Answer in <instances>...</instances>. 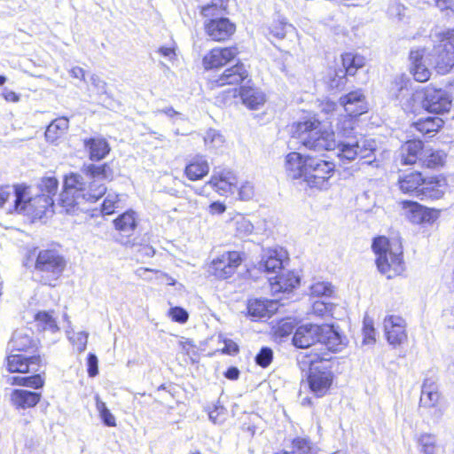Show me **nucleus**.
<instances>
[{
  "instance_id": "f257e3e1",
  "label": "nucleus",
  "mask_w": 454,
  "mask_h": 454,
  "mask_svg": "<svg viewBox=\"0 0 454 454\" xmlns=\"http://www.w3.org/2000/svg\"><path fill=\"white\" fill-rule=\"evenodd\" d=\"M296 132L300 143L315 152L337 150V156L343 162H350L359 156L361 159L371 158L376 150V142L372 139L351 140L340 142L335 140V134L326 122L317 119H309L297 123Z\"/></svg>"
},
{
  "instance_id": "f03ea898",
  "label": "nucleus",
  "mask_w": 454,
  "mask_h": 454,
  "mask_svg": "<svg viewBox=\"0 0 454 454\" xmlns=\"http://www.w3.org/2000/svg\"><path fill=\"white\" fill-rule=\"evenodd\" d=\"M296 132L300 143L315 152L337 150V156L343 162H350L359 156L361 159L371 158L376 150V142L372 139L351 140L340 142L335 140V134L326 122L317 119H309L297 123Z\"/></svg>"
},
{
  "instance_id": "7ed1b4c3",
  "label": "nucleus",
  "mask_w": 454,
  "mask_h": 454,
  "mask_svg": "<svg viewBox=\"0 0 454 454\" xmlns=\"http://www.w3.org/2000/svg\"><path fill=\"white\" fill-rule=\"evenodd\" d=\"M82 173L71 172L65 176L59 205L67 214L82 209L83 202H96L106 192L105 181L112 180L114 171L109 164L83 165Z\"/></svg>"
},
{
  "instance_id": "20e7f679",
  "label": "nucleus",
  "mask_w": 454,
  "mask_h": 454,
  "mask_svg": "<svg viewBox=\"0 0 454 454\" xmlns=\"http://www.w3.org/2000/svg\"><path fill=\"white\" fill-rule=\"evenodd\" d=\"M372 247L377 256V267L382 274L391 278L403 271V247L399 239L379 237L374 239Z\"/></svg>"
},
{
  "instance_id": "39448f33",
  "label": "nucleus",
  "mask_w": 454,
  "mask_h": 454,
  "mask_svg": "<svg viewBox=\"0 0 454 454\" xmlns=\"http://www.w3.org/2000/svg\"><path fill=\"white\" fill-rule=\"evenodd\" d=\"M431 38L434 47L428 60L438 74H446L454 67V29L435 32Z\"/></svg>"
},
{
  "instance_id": "423d86ee",
  "label": "nucleus",
  "mask_w": 454,
  "mask_h": 454,
  "mask_svg": "<svg viewBox=\"0 0 454 454\" xmlns=\"http://www.w3.org/2000/svg\"><path fill=\"white\" fill-rule=\"evenodd\" d=\"M66 266V259L58 251L44 249L39 251L35 269L40 274V281L43 284L53 286L62 276Z\"/></svg>"
},
{
  "instance_id": "0eeeda50",
  "label": "nucleus",
  "mask_w": 454,
  "mask_h": 454,
  "mask_svg": "<svg viewBox=\"0 0 454 454\" xmlns=\"http://www.w3.org/2000/svg\"><path fill=\"white\" fill-rule=\"evenodd\" d=\"M54 207L53 199L49 194L36 193L31 197L28 188L25 185L17 186L16 211L19 213H35L37 215L45 214L49 208Z\"/></svg>"
},
{
  "instance_id": "6e6552de",
  "label": "nucleus",
  "mask_w": 454,
  "mask_h": 454,
  "mask_svg": "<svg viewBox=\"0 0 454 454\" xmlns=\"http://www.w3.org/2000/svg\"><path fill=\"white\" fill-rule=\"evenodd\" d=\"M333 163L309 157L304 181L310 188L327 190L331 186L330 178L333 176Z\"/></svg>"
},
{
  "instance_id": "1a4fd4ad",
  "label": "nucleus",
  "mask_w": 454,
  "mask_h": 454,
  "mask_svg": "<svg viewBox=\"0 0 454 454\" xmlns=\"http://www.w3.org/2000/svg\"><path fill=\"white\" fill-rule=\"evenodd\" d=\"M333 372L327 361L311 362L308 383L317 397L324 396L333 383Z\"/></svg>"
},
{
  "instance_id": "9d476101",
  "label": "nucleus",
  "mask_w": 454,
  "mask_h": 454,
  "mask_svg": "<svg viewBox=\"0 0 454 454\" xmlns=\"http://www.w3.org/2000/svg\"><path fill=\"white\" fill-rule=\"evenodd\" d=\"M420 409L426 410L431 416L438 420L444 412V406L438 386L433 378L425 379L419 398Z\"/></svg>"
},
{
  "instance_id": "9b49d317",
  "label": "nucleus",
  "mask_w": 454,
  "mask_h": 454,
  "mask_svg": "<svg viewBox=\"0 0 454 454\" xmlns=\"http://www.w3.org/2000/svg\"><path fill=\"white\" fill-rule=\"evenodd\" d=\"M422 107L432 114L448 113L452 106V97L445 90L427 86L423 91Z\"/></svg>"
},
{
  "instance_id": "f8f14e48",
  "label": "nucleus",
  "mask_w": 454,
  "mask_h": 454,
  "mask_svg": "<svg viewBox=\"0 0 454 454\" xmlns=\"http://www.w3.org/2000/svg\"><path fill=\"white\" fill-rule=\"evenodd\" d=\"M242 258L237 251L226 252L212 261L211 272L218 278L231 277L240 265Z\"/></svg>"
},
{
  "instance_id": "ddd939ff",
  "label": "nucleus",
  "mask_w": 454,
  "mask_h": 454,
  "mask_svg": "<svg viewBox=\"0 0 454 454\" xmlns=\"http://www.w3.org/2000/svg\"><path fill=\"white\" fill-rule=\"evenodd\" d=\"M384 330L388 343L394 347L407 340L406 322L398 316H388L384 319Z\"/></svg>"
},
{
  "instance_id": "4468645a",
  "label": "nucleus",
  "mask_w": 454,
  "mask_h": 454,
  "mask_svg": "<svg viewBox=\"0 0 454 454\" xmlns=\"http://www.w3.org/2000/svg\"><path fill=\"white\" fill-rule=\"evenodd\" d=\"M205 32L213 41H224L232 35L236 27L229 19L219 17L211 19L204 24Z\"/></svg>"
},
{
  "instance_id": "2eb2a0df",
  "label": "nucleus",
  "mask_w": 454,
  "mask_h": 454,
  "mask_svg": "<svg viewBox=\"0 0 454 454\" xmlns=\"http://www.w3.org/2000/svg\"><path fill=\"white\" fill-rule=\"evenodd\" d=\"M219 194L226 195L234 193L237 185L235 174L228 169H215L207 182Z\"/></svg>"
},
{
  "instance_id": "dca6fc26",
  "label": "nucleus",
  "mask_w": 454,
  "mask_h": 454,
  "mask_svg": "<svg viewBox=\"0 0 454 454\" xmlns=\"http://www.w3.org/2000/svg\"><path fill=\"white\" fill-rule=\"evenodd\" d=\"M321 325L308 324L299 326L293 336V344L299 348H307L319 342Z\"/></svg>"
},
{
  "instance_id": "f3484780",
  "label": "nucleus",
  "mask_w": 454,
  "mask_h": 454,
  "mask_svg": "<svg viewBox=\"0 0 454 454\" xmlns=\"http://www.w3.org/2000/svg\"><path fill=\"white\" fill-rule=\"evenodd\" d=\"M238 54L235 47L215 48L203 58V66L206 69L219 68L233 59Z\"/></svg>"
},
{
  "instance_id": "a211bd4d",
  "label": "nucleus",
  "mask_w": 454,
  "mask_h": 454,
  "mask_svg": "<svg viewBox=\"0 0 454 454\" xmlns=\"http://www.w3.org/2000/svg\"><path fill=\"white\" fill-rule=\"evenodd\" d=\"M40 356L25 357L20 354H11L7 357V368L11 372H36L41 364Z\"/></svg>"
},
{
  "instance_id": "6ab92c4d",
  "label": "nucleus",
  "mask_w": 454,
  "mask_h": 454,
  "mask_svg": "<svg viewBox=\"0 0 454 454\" xmlns=\"http://www.w3.org/2000/svg\"><path fill=\"white\" fill-rule=\"evenodd\" d=\"M447 191V182L442 176L423 177V184L419 193V199L439 200Z\"/></svg>"
},
{
  "instance_id": "aec40b11",
  "label": "nucleus",
  "mask_w": 454,
  "mask_h": 454,
  "mask_svg": "<svg viewBox=\"0 0 454 454\" xmlns=\"http://www.w3.org/2000/svg\"><path fill=\"white\" fill-rule=\"evenodd\" d=\"M339 101L349 116H359L367 111L365 97L360 90L348 93Z\"/></svg>"
},
{
  "instance_id": "412c9836",
  "label": "nucleus",
  "mask_w": 454,
  "mask_h": 454,
  "mask_svg": "<svg viewBox=\"0 0 454 454\" xmlns=\"http://www.w3.org/2000/svg\"><path fill=\"white\" fill-rule=\"evenodd\" d=\"M319 337V342L333 352L342 350L347 345L346 338L331 325H321Z\"/></svg>"
},
{
  "instance_id": "4be33fe9",
  "label": "nucleus",
  "mask_w": 454,
  "mask_h": 454,
  "mask_svg": "<svg viewBox=\"0 0 454 454\" xmlns=\"http://www.w3.org/2000/svg\"><path fill=\"white\" fill-rule=\"evenodd\" d=\"M308 158L302 157L299 153H290L286 157L285 169L288 177L291 179H305V172H307Z\"/></svg>"
},
{
  "instance_id": "5701e85b",
  "label": "nucleus",
  "mask_w": 454,
  "mask_h": 454,
  "mask_svg": "<svg viewBox=\"0 0 454 454\" xmlns=\"http://www.w3.org/2000/svg\"><path fill=\"white\" fill-rule=\"evenodd\" d=\"M33 332L29 329H19L13 333L9 347L13 351H31L37 348V340L33 338Z\"/></svg>"
},
{
  "instance_id": "b1692460",
  "label": "nucleus",
  "mask_w": 454,
  "mask_h": 454,
  "mask_svg": "<svg viewBox=\"0 0 454 454\" xmlns=\"http://www.w3.org/2000/svg\"><path fill=\"white\" fill-rule=\"evenodd\" d=\"M426 148L420 140H410L403 145L399 151V160L402 165H412L420 162L423 152Z\"/></svg>"
},
{
  "instance_id": "393cba45",
  "label": "nucleus",
  "mask_w": 454,
  "mask_h": 454,
  "mask_svg": "<svg viewBox=\"0 0 454 454\" xmlns=\"http://www.w3.org/2000/svg\"><path fill=\"white\" fill-rule=\"evenodd\" d=\"M286 257V252L282 249H270L266 251L260 262V269L268 273H277L282 270L284 258Z\"/></svg>"
},
{
  "instance_id": "a878e982",
  "label": "nucleus",
  "mask_w": 454,
  "mask_h": 454,
  "mask_svg": "<svg viewBox=\"0 0 454 454\" xmlns=\"http://www.w3.org/2000/svg\"><path fill=\"white\" fill-rule=\"evenodd\" d=\"M248 76L247 70L244 64H237L224 70L223 74L214 81L216 86L222 87L227 84H240Z\"/></svg>"
},
{
  "instance_id": "bb28decb",
  "label": "nucleus",
  "mask_w": 454,
  "mask_h": 454,
  "mask_svg": "<svg viewBox=\"0 0 454 454\" xmlns=\"http://www.w3.org/2000/svg\"><path fill=\"white\" fill-rule=\"evenodd\" d=\"M424 55V49L414 50L410 53V60L411 62V73L414 79L419 82L428 81L431 75L430 70L422 63Z\"/></svg>"
},
{
  "instance_id": "cd10ccee",
  "label": "nucleus",
  "mask_w": 454,
  "mask_h": 454,
  "mask_svg": "<svg viewBox=\"0 0 454 454\" xmlns=\"http://www.w3.org/2000/svg\"><path fill=\"white\" fill-rule=\"evenodd\" d=\"M341 59H342V66L345 68V72L340 70V74H338V73L336 74V75L340 79L338 81V82L335 84L336 87L344 84V79H345L346 74L354 75L356 74V70L358 68L364 67V57L357 55V54L351 53V52L344 53L341 56Z\"/></svg>"
},
{
  "instance_id": "c85d7f7f",
  "label": "nucleus",
  "mask_w": 454,
  "mask_h": 454,
  "mask_svg": "<svg viewBox=\"0 0 454 454\" xmlns=\"http://www.w3.org/2000/svg\"><path fill=\"white\" fill-rule=\"evenodd\" d=\"M209 164L205 156L196 155L186 165L184 174L188 179L196 181L202 179L209 172Z\"/></svg>"
},
{
  "instance_id": "c756f323",
  "label": "nucleus",
  "mask_w": 454,
  "mask_h": 454,
  "mask_svg": "<svg viewBox=\"0 0 454 454\" xmlns=\"http://www.w3.org/2000/svg\"><path fill=\"white\" fill-rule=\"evenodd\" d=\"M423 177L419 172H411L399 176L398 186L403 193L411 194L419 198Z\"/></svg>"
},
{
  "instance_id": "7c9ffc66",
  "label": "nucleus",
  "mask_w": 454,
  "mask_h": 454,
  "mask_svg": "<svg viewBox=\"0 0 454 454\" xmlns=\"http://www.w3.org/2000/svg\"><path fill=\"white\" fill-rule=\"evenodd\" d=\"M84 147L89 152L90 159L95 161L103 160L110 152L109 144L103 137L85 139Z\"/></svg>"
},
{
  "instance_id": "2f4dec72",
  "label": "nucleus",
  "mask_w": 454,
  "mask_h": 454,
  "mask_svg": "<svg viewBox=\"0 0 454 454\" xmlns=\"http://www.w3.org/2000/svg\"><path fill=\"white\" fill-rule=\"evenodd\" d=\"M239 94L243 104L251 110H258L266 101L265 94L256 88L241 87Z\"/></svg>"
},
{
  "instance_id": "473e14b6",
  "label": "nucleus",
  "mask_w": 454,
  "mask_h": 454,
  "mask_svg": "<svg viewBox=\"0 0 454 454\" xmlns=\"http://www.w3.org/2000/svg\"><path fill=\"white\" fill-rule=\"evenodd\" d=\"M300 278L292 271H286L270 278L273 293L289 292L299 285Z\"/></svg>"
},
{
  "instance_id": "72a5a7b5",
  "label": "nucleus",
  "mask_w": 454,
  "mask_h": 454,
  "mask_svg": "<svg viewBox=\"0 0 454 454\" xmlns=\"http://www.w3.org/2000/svg\"><path fill=\"white\" fill-rule=\"evenodd\" d=\"M224 0H198L197 8L204 18L218 19L225 11Z\"/></svg>"
},
{
  "instance_id": "f704fd0d",
  "label": "nucleus",
  "mask_w": 454,
  "mask_h": 454,
  "mask_svg": "<svg viewBox=\"0 0 454 454\" xmlns=\"http://www.w3.org/2000/svg\"><path fill=\"white\" fill-rule=\"evenodd\" d=\"M40 398V394L24 389H15L11 397L12 403L21 409L35 406Z\"/></svg>"
},
{
  "instance_id": "c9c22d12",
  "label": "nucleus",
  "mask_w": 454,
  "mask_h": 454,
  "mask_svg": "<svg viewBox=\"0 0 454 454\" xmlns=\"http://www.w3.org/2000/svg\"><path fill=\"white\" fill-rule=\"evenodd\" d=\"M247 310L250 316L254 317H270L277 310V302L268 300H254L250 301L247 305Z\"/></svg>"
},
{
  "instance_id": "e433bc0d",
  "label": "nucleus",
  "mask_w": 454,
  "mask_h": 454,
  "mask_svg": "<svg viewBox=\"0 0 454 454\" xmlns=\"http://www.w3.org/2000/svg\"><path fill=\"white\" fill-rule=\"evenodd\" d=\"M137 225V213L133 210L126 211L114 220L115 228L127 235L132 233Z\"/></svg>"
},
{
  "instance_id": "4c0bfd02",
  "label": "nucleus",
  "mask_w": 454,
  "mask_h": 454,
  "mask_svg": "<svg viewBox=\"0 0 454 454\" xmlns=\"http://www.w3.org/2000/svg\"><path fill=\"white\" fill-rule=\"evenodd\" d=\"M68 119L58 118L52 121L46 129L45 138L48 142L54 143L61 137L68 129Z\"/></svg>"
},
{
  "instance_id": "58836bf2",
  "label": "nucleus",
  "mask_w": 454,
  "mask_h": 454,
  "mask_svg": "<svg viewBox=\"0 0 454 454\" xmlns=\"http://www.w3.org/2000/svg\"><path fill=\"white\" fill-rule=\"evenodd\" d=\"M36 327L40 331H50L55 333L59 331L56 319L53 317L51 312L39 311L35 316Z\"/></svg>"
},
{
  "instance_id": "ea45409f",
  "label": "nucleus",
  "mask_w": 454,
  "mask_h": 454,
  "mask_svg": "<svg viewBox=\"0 0 454 454\" xmlns=\"http://www.w3.org/2000/svg\"><path fill=\"white\" fill-rule=\"evenodd\" d=\"M420 160V164L427 168H434L442 166L444 162L445 155L441 151H434L431 148H426Z\"/></svg>"
},
{
  "instance_id": "a19ab883",
  "label": "nucleus",
  "mask_w": 454,
  "mask_h": 454,
  "mask_svg": "<svg viewBox=\"0 0 454 454\" xmlns=\"http://www.w3.org/2000/svg\"><path fill=\"white\" fill-rule=\"evenodd\" d=\"M443 121L436 117L420 119L414 123L415 129L424 135L435 133L442 126Z\"/></svg>"
},
{
  "instance_id": "79ce46f5",
  "label": "nucleus",
  "mask_w": 454,
  "mask_h": 454,
  "mask_svg": "<svg viewBox=\"0 0 454 454\" xmlns=\"http://www.w3.org/2000/svg\"><path fill=\"white\" fill-rule=\"evenodd\" d=\"M12 384L28 387L32 388H41L44 380L40 374H35L32 376L21 377L16 376L12 378Z\"/></svg>"
},
{
  "instance_id": "37998d69",
  "label": "nucleus",
  "mask_w": 454,
  "mask_h": 454,
  "mask_svg": "<svg viewBox=\"0 0 454 454\" xmlns=\"http://www.w3.org/2000/svg\"><path fill=\"white\" fill-rule=\"evenodd\" d=\"M419 451L422 454H436V438L431 434H422L418 439Z\"/></svg>"
},
{
  "instance_id": "c03bdc74",
  "label": "nucleus",
  "mask_w": 454,
  "mask_h": 454,
  "mask_svg": "<svg viewBox=\"0 0 454 454\" xmlns=\"http://www.w3.org/2000/svg\"><path fill=\"white\" fill-rule=\"evenodd\" d=\"M58 188L59 182L53 176L42 178L37 185L39 193L49 194L51 199L56 195Z\"/></svg>"
},
{
  "instance_id": "a18cd8bd",
  "label": "nucleus",
  "mask_w": 454,
  "mask_h": 454,
  "mask_svg": "<svg viewBox=\"0 0 454 454\" xmlns=\"http://www.w3.org/2000/svg\"><path fill=\"white\" fill-rule=\"evenodd\" d=\"M96 408L97 411L99 413V416L101 419L103 420L104 424L107 427H115V418L111 413V411L107 409L106 403H104L98 395H96Z\"/></svg>"
},
{
  "instance_id": "49530a36",
  "label": "nucleus",
  "mask_w": 454,
  "mask_h": 454,
  "mask_svg": "<svg viewBox=\"0 0 454 454\" xmlns=\"http://www.w3.org/2000/svg\"><path fill=\"white\" fill-rule=\"evenodd\" d=\"M353 117L354 116L348 115L339 121L337 127L339 135L348 139L353 138L354 127L356 122Z\"/></svg>"
},
{
  "instance_id": "de8ad7c7",
  "label": "nucleus",
  "mask_w": 454,
  "mask_h": 454,
  "mask_svg": "<svg viewBox=\"0 0 454 454\" xmlns=\"http://www.w3.org/2000/svg\"><path fill=\"white\" fill-rule=\"evenodd\" d=\"M289 454H315L312 443L306 438H295Z\"/></svg>"
},
{
  "instance_id": "09e8293b",
  "label": "nucleus",
  "mask_w": 454,
  "mask_h": 454,
  "mask_svg": "<svg viewBox=\"0 0 454 454\" xmlns=\"http://www.w3.org/2000/svg\"><path fill=\"white\" fill-rule=\"evenodd\" d=\"M292 24L287 23L284 20H276L270 27V33L273 36L282 39L287 33L294 31Z\"/></svg>"
},
{
  "instance_id": "8fccbe9b",
  "label": "nucleus",
  "mask_w": 454,
  "mask_h": 454,
  "mask_svg": "<svg viewBox=\"0 0 454 454\" xmlns=\"http://www.w3.org/2000/svg\"><path fill=\"white\" fill-rule=\"evenodd\" d=\"M205 145L211 148H219L224 143L223 137L215 129H208L204 137Z\"/></svg>"
},
{
  "instance_id": "3c124183",
  "label": "nucleus",
  "mask_w": 454,
  "mask_h": 454,
  "mask_svg": "<svg viewBox=\"0 0 454 454\" xmlns=\"http://www.w3.org/2000/svg\"><path fill=\"white\" fill-rule=\"evenodd\" d=\"M310 291L314 296H331L333 293V286L328 282L319 281L311 286Z\"/></svg>"
},
{
  "instance_id": "603ef678",
  "label": "nucleus",
  "mask_w": 454,
  "mask_h": 454,
  "mask_svg": "<svg viewBox=\"0 0 454 454\" xmlns=\"http://www.w3.org/2000/svg\"><path fill=\"white\" fill-rule=\"evenodd\" d=\"M235 226L237 235L241 238L248 236L254 231V225L252 223L243 216H240L235 220Z\"/></svg>"
},
{
  "instance_id": "864d4df0",
  "label": "nucleus",
  "mask_w": 454,
  "mask_h": 454,
  "mask_svg": "<svg viewBox=\"0 0 454 454\" xmlns=\"http://www.w3.org/2000/svg\"><path fill=\"white\" fill-rule=\"evenodd\" d=\"M364 343L370 344L375 341V329L373 320L368 316L364 317L363 322Z\"/></svg>"
},
{
  "instance_id": "5fc2aeb1",
  "label": "nucleus",
  "mask_w": 454,
  "mask_h": 454,
  "mask_svg": "<svg viewBox=\"0 0 454 454\" xmlns=\"http://www.w3.org/2000/svg\"><path fill=\"white\" fill-rule=\"evenodd\" d=\"M69 340L76 347L77 351L82 353L87 347L88 333L85 332L73 333V334L69 336Z\"/></svg>"
},
{
  "instance_id": "6e6d98bb",
  "label": "nucleus",
  "mask_w": 454,
  "mask_h": 454,
  "mask_svg": "<svg viewBox=\"0 0 454 454\" xmlns=\"http://www.w3.org/2000/svg\"><path fill=\"white\" fill-rule=\"evenodd\" d=\"M120 203L119 195L108 194L102 204L101 212L103 215H111L118 207Z\"/></svg>"
},
{
  "instance_id": "4d7b16f0",
  "label": "nucleus",
  "mask_w": 454,
  "mask_h": 454,
  "mask_svg": "<svg viewBox=\"0 0 454 454\" xmlns=\"http://www.w3.org/2000/svg\"><path fill=\"white\" fill-rule=\"evenodd\" d=\"M273 352L270 348L264 347L255 356V362L258 365L265 368L270 365L272 361Z\"/></svg>"
},
{
  "instance_id": "13d9d810",
  "label": "nucleus",
  "mask_w": 454,
  "mask_h": 454,
  "mask_svg": "<svg viewBox=\"0 0 454 454\" xmlns=\"http://www.w3.org/2000/svg\"><path fill=\"white\" fill-rule=\"evenodd\" d=\"M16 193L17 186H0V207H2L10 198L13 199L14 209L16 210Z\"/></svg>"
},
{
  "instance_id": "bf43d9fd",
  "label": "nucleus",
  "mask_w": 454,
  "mask_h": 454,
  "mask_svg": "<svg viewBox=\"0 0 454 454\" xmlns=\"http://www.w3.org/2000/svg\"><path fill=\"white\" fill-rule=\"evenodd\" d=\"M333 309V304L326 303L323 301H317L312 305V311L317 316L324 317L330 313Z\"/></svg>"
},
{
  "instance_id": "052dcab7",
  "label": "nucleus",
  "mask_w": 454,
  "mask_h": 454,
  "mask_svg": "<svg viewBox=\"0 0 454 454\" xmlns=\"http://www.w3.org/2000/svg\"><path fill=\"white\" fill-rule=\"evenodd\" d=\"M254 185L249 182H245L239 188V197L242 200H249L254 197Z\"/></svg>"
},
{
  "instance_id": "680f3d73",
  "label": "nucleus",
  "mask_w": 454,
  "mask_h": 454,
  "mask_svg": "<svg viewBox=\"0 0 454 454\" xmlns=\"http://www.w3.org/2000/svg\"><path fill=\"white\" fill-rule=\"evenodd\" d=\"M168 315L172 318V320L181 324L185 323L188 320L187 311L180 307H175L170 309Z\"/></svg>"
},
{
  "instance_id": "e2e57ef3",
  "label": "nucleus",
  "mask_w": 454,
  "mask_h": 454,
  "mask_svg": "<svg viewBox=\"0 0 454 454\" xmlns=\"http://www.w3.org/2000/svg\"><path fill=\"white\" fill-rule=\"evenodd\" d=\"M98 360L95 354L90 353L87 359V372L93 378L98 374Z\"/></svg>"
},
{
  "instance_id": "0e129e2a",
  "label": "nucleus",
  "mask_w": 454,
  "mask_h": 454,
  "mask_svg": "<svg viewBox=\"0 0 454 454\" xmlns=\"http://www.w3.org/2000/svg\"><path fill=\"white\" fill-rule=\"evenodd\" d=\"M224 408L223 406H215L213 411L208 412L209 419L215 423H221L223 420Z\"/></svg>"
},
{
  "instance_id": "69168bd1",
  "label": "nucleus",
  "mask_w": 454,
  "mask_h": 454,
  "mask_svg": "<svg viewBox=\"0 0 454 454\" xmlns=\"http://www.w3.org/2000/svg\"><path fill=\"white\" fill-rule=\"evenodd\" d=\"M90 82L92 86L97 90L98 94L106 93V82L100 79L97 74H93L90 77Z\"/></svg>"
},
{
  "instance_id": "338daca9",
  "label": "nucleus",
  "mask_w": 454,
  "mask_h": 454,
  "mask_svg": "<svg viewBox=\"0 0 454 454\" xmlns=\"http://www.w3.org/2000/svg\"><path fill=\"white\" fill-rule=\"evenodd\" d=\"M225 210L226 206L220 201H215L208 207V213L211 215H222L225 212Z\"/></svg>"
},
{
  "instance_id": "774afa93",
  "label": "nucleus",
  "mask_w": 454,
  "mask_h": 454,
  "mask_svg": "<svg viewBox=\"0 0 454 454\" xmlns=\"http://www.w3.org/2000/svg\"><path fill=\"white\" fill-rule=\"evenodd\" d=\"M239 352V346L236 342L231 340H224V347L223 348V353L228 355H236Z\"/></svg>"
}]
</instances>
